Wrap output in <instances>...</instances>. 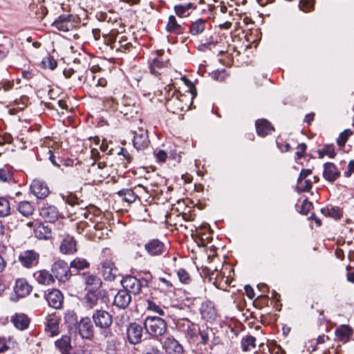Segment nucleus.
Masks as SVG:
<instances>
[{
    "mask_svg": "<svg viewBox=\"0 0 354 354\" xmlns=\"http://www.w3.org/2000/svg\"><path fill=\"white\" fill-rule=\"evenodd\" d=\"M147 332L153 336H161L167 330L165 321L158 317H148L145 321Z\"/></svg>",
    "mask_w": 354,
    "mask_h": 354,
    "instance_id": "1",
    "label": "nucleus"
},
{
    "mask_svg": "<svg viewBox=\"0 0 354 354\" xmlns=\"http://www.w3.org/2000/svg\"><path fill=\"white\" fill-rule=\"evenodd\" d=\"M51 270L55 277L59 281H65L71 276L70 269L67 263L62 260L55 261Z\"/></svg>",
    "mask_w": 354,
    "mask_h": 354,
    "instance_id": "2",
    "label": "nucleus"
},
{
    "mask_svg": "<svg viewBox=\"0 0 354 354\" xmlns=\"http://www.w3.org/2000/svg\"><path fill=\"white\" fill-rule=\"evenodd\" d=\"M122 284L124 290L133 295L138 294L142 288V283L137 278L129 276L122 280Z\"/></svg>",
    "mask_w": 354,
    "mask_h": 354,
    "instance_id": "3",
    "label": "nucleus"
},
{
    "mask_svg": "<svg viewBox=\"0 0 354 354\" xmlns=\"http://www.w3.org/2000/svg\"><path fill=\"white\" fill-rule=\"evenodd\" d=\"M133 142L134 147L138 150L147 148L149 144L147 130L142 128H138V130L135 131Z\"/></svg>",
    "mask_w": 354,
    "mask_h": 354,
    "instance_id": "4",
    "label": "nucleus"
},
{
    "mask_svg": "<svg viewBox=\"0 0 354 354\" xmlns=\"http://www.w3.org/2000/svg\"><path fill=\"white\" fill-rule=\"evenodd\" d=\"M95 326L102 328L109 327L112 322L111 315L104 310H97L93 315Z\"/></svg>",
    "mask_w": 354,
    "mask_h": 354,
    "instance_id": "5",
    "label": "nucleus"
},
{
    "mask_svg": "<svg viewBox=\"0 0 354 354\" xmlns=\"http://www.w3.org/2000/svg\"><path fill=\"white\" fill-rule=\"evenodd\" d=\"M53 26L57 30L68 32L73 30L75 25L72 15H63L54 21Z\"/></svg>",
    "mask_w": 354,
    "mask_h": 354,
    "instance_id": "6",
    "label": "nucleus"
},
{
    "mask_svg": "<svg viewBox=\"0 0 354 354\" xmlns=\"http://www.w3.org/2000/svg\"><path fill=\"white\" fill-rule=\"evenodd\" d=\"M39 258V255L38 253L33 250H27L19 255V259L24 266L30 268L37 265Z\"/></svg>",
    "mask_w": 354,
    "mask_h": 354,
    "instance_id": "7",
    "label": "nucleus"
},
{
    "mask_svg": "<svg viewBox=\"0 0 354 354\" xmlns=\"http://www.w3.org/2000/svg\"><path fill=\"white\" fill-rule=\"evenodd\" d=\"M31 192L38 198H44L49 194V189L46 183L39 179L32 180L30 185Z\"/></svg>",
    "mask_w": 354,
    "mask_h": 354,
    "instance_id": "8",
    "label": "nucleus"
},
{
    "mask_svg": "<svg viewBox=\"0 0 354 354\" xmlns=\"http://www.w3.org/2000/svg\"><path fill=\"white\" fill-rule=\"evenodd\" d=\"M129 342L136 344L141 341L142 337V327L136 323L129 325L127 330Z\"/></svg>",
    "mask_w": 354,
    "mask_h": 354,
    "instance_id": "9",
    "label": "nucleus"
},
{
    "mask_svg": "<svg viewBox=\"0 0 354 354\" xmlns=\"http://www.w3.org/2000/svg\"><path fill=\"white\" fill-rule=\"evenodd\" d=\"M145 249L151 256H159L165 251V246L158 239H153L145 244Z\"/></svg>",
    "mask_w": 354,
    "mask_h": 354,
    "instance_id": "10",
    "label": "nucleus"
},
{
    "mask_svg": "<svg viewBox=\"0 0 354 354\" xmlns=\"http://www.w3.org/2000/svg\"><path fill=\"white\" fill-rule=\"evenodd\" d=\"M163 347L167 354H183V348L179 342L171 337H167L163 342Z\"/></svg>",
    "mask_w": 354,
    "mask_h": 354,
    "instance_id": "11",
    "label": "nucleus"
},
{
    "mask_svg": "<svg viewBox=\"0 0 354 354\" xmlns=\"http://www.w3.org/2000/svg\"><path fill=\"white\" fill-rule=\"evenodd\" d=\"M79 333L85 339H91L93 336V326L88 317L82 318L78 326Z\"/></svg>",
    "mask_w": 354,
    "mask_h": 354,
    "instance_id": "12",
    "label": "nucleus"
},
{
    "mask_svg": "<svg viewBox=\"0 0 354 354\" xmlns=\"http://www.w3.org/2000/svg\"><path fill=\"white\" fill-rule=\"evenodd\" d=\"M46 299L50 306L57 309L62 304L63 295L59 290L53 289L50 290L46 295Z\"/></svg>",
    "mask_w": 354,
    "mask_h": 354,
    "instance_id": "13",
    "label": "nucleus"
},
{
    "mask_svg": "<svg viewBox=\"0 0 354 354\" xmlns=\"http://www.w3.org/2000/svg\"><path fill=\"white\" fill-rule=\"evenodd\" d=\"M14 290L19 297H24L30 293L32 286L26 279L20 278L16 280Z\"/></svg>",
    "mask_w": 354,
    "mask_h": 354,
    "instance_id": "14",
    "label": "nucleus"
},
{
    "mask_svg": "<svg viewBox=\"0 0 354 354\" xmlns=\"http://www.w3.org/2000/svg\"><path fill=\"white\" fill-rule=\"evenodd\" d=\"M60 252L64 254H72L77 252V243L73 237L67 236L61 242Z\"/></svg>",
    "mask_w": 354,
    "mask_h": 354,
    "instance_id": "15",
    "label": "nucleus"
},
{
    "mask_svg": "<svg viewBox=\"0 0 354 354\" xmlns=\"http://www.w3.org/2000/svg\"><path fill=\"white\" fill-rule=\"evenodd\" d=\"M202 317L207 321L214 320L217 316V312L212 302L205 301L201 307Z\"/></svg>",
    "mask_w": 354,
    "mask_h": 354,
    "instance_id": "16",
    "label": "nucleus"
},
{
    "mask_svg": "<svg viewBox=\"0 0 354 354\" xmlns=\"http://www.w3.org/2000/svg\"><path fill=\"white\" fill-rule=\"evenodd\" d=\"M40 215L47 222H55L59 217V212L55 206L44 205L40 210Z\"/></svg>",
    "mask_w": 354,
    "mask_h": 354,
    "instance_id": "17",
    "label": "nucleus"
},
{
    "mask_svg": "<svg viewBox=\"0 0 354 354\" xmlns=\"http://www.w3.org/2000/svg\"><path fill=\"white\" fill-rule=\"evenodd\" d=\"M11 322L17 329L23 330L28 327L30 319L24 313H16L12 317Z\"/></svg>",
    "mask_w": 354,
    "mask_h": 354,
    "instance_id": "18",
    "label": "nucleus"
},
{
    "mask_svg": "<svg viewBox=\"0 0 354 354\" xmlns=\"http://www.w3.org/2000/svg\"><path fill=\"white\" fill-rule=\"evenodd\" d=\"M131 300L129 293L127 290H121L115 296L114 304L120 308H125L129 306Z\"/></svg>",
    "mask_w": 354,
    "mask_h": 354,
    "instance_id": "19",
    "label": "nucleus"
},
{
    "mask_svg": "<svg viewBox=\"0 0 354 354\" xmlns=\"http://www.w3.org/2000/svg\"><path fill=\"white\" fill-rule=\"evenodd\" d=\"M324 177L330 182L334 181L340 176V172L333 163L324 164Z\"/></svg>",
    "mask_w": 354,
    "mask_h": 354,
    "instance_id": "20",
    "label": "nucleus"
},
{
    "mask_svg": "<svg viewBox=\"0 0 354 354\" xmlns=\"http://www.w3.org/2000/svg\"><path fill=\"white\" fill-rule=\"evenodd\" d=\"M102 272L106 280L112 281L118 274V269L112 262L106 261L102 264Z\"/></svg>",
    "mask_w": 354,
    "mask_h": 354,
    "instance_id": "21",
    "label": "nucleus"
},
{
    "mask_svg": "<svg viewBox=\"0 0 354 354\" xmlns=\"http://www.w3.org/2000/svg\"><path fill=\"white\" fill-rule=\"evenodd\" d=\"M36 281L42 285H50L54 281L53 275L46 270H41L34 273Z\"/></svg>",
    "mask_w": 354,
    "mask_h": 354,
    "instance_id": "22",
    "label": "nucleus"
},
{
    "mask_svg": "<svg viewBox=\"0 0 354 354\" xmlns=\"http://www.w3.org/2000/svg\"><path fill=\"white\" fill-rule=\"evenodd\" d=\"M196 8V6L192 3L176 5L174 8L176 15L181 18L189 16L191 11Z\"/></svg>",
    "mask_w": 354,
    "mask_h": 354,
    "instance_id": "23",
    "label": "nucleus"
},
{
    "mask_svg": "<svg viewBox=\"0 0 354 354\" xmlns=\"http://www.w3.org/2000/svg\"><path fill=\"white\" fill-rule=\"evenodd\" d=\"M257 133L259 136L264 137L273 131V127L266 120H259L256 122Z\"/></svg>",
    "mask_w": 354,
    "mask_h": 354,
    "instance_id": "24",
    "label": "nucleus"
},
{
    "mask_svg": "<svg viewBox=\"0 0 354 354\" xmlns=\"http://www.w3.org/2000/svg\"><path fill=\"white\" fill-rule=\"evenodd\" d=\"M83 281L89 292L98 289L101 285L100 279L93 274H84Z\"/></svg>",
    "mask_w": 354,
    "mask_h": 354,
    "instance_id": "25",
    "label": "nucleus"
},
{
    "mask_svg": "<svg viewBox=\"0 0 354 354\" xmlns=\"http://www.w3.org/2000/svg\"><path fill=\"white\" fill-rule=\"evenodd\" d=\"M166 30L169 32L182 34L184 32L183 27L179 24L174 15L169 17Z\"/></svg>",
    "mask_w": 354,
    "mask_h": 354,
    "instance_id": "26",
    "label": "nucleus"
},
{
    "mask_svg": "<svg viewBox=\"0 0 354 354\" xmlns=\"http://www.w3.org/2000/svg\"><path fill=\"white\" fill-rule=\"evenodd\" d=\"M103 168L104 166H102V163L100 162L98 163L97 166L93 165L92 167V169L89 170V171H92L93 174L97 175L93 179V183L102 182L103 179H104L109 176L108 172L104 171Z\"/></svg>",
    "mask_w": 354,
    "mask_h": 354,
    "instance_id": "27",
    "label": "nucleus"
},
{
    "mask_svg": "<svg viewBox=\"0 0 354 354\" xmlns=\"http://www.w3.org/2000/svg\"><path fill=\"white\" fill-rule=\"evenodd\" d=\"M167 64V62L160 60L159 58H154L149 66L151 73L155 75L160 74V71L165 68Z\"/></svg>",
    "mask_w": 354,
    "mask_h": 354,
    "instance_id": "28",
    "label": "nucleus"
},
{
    "mask_svg": "<svg viewBox=\"0 0 354 354\" xmlns=\"http://www.w3.org/2000/svg\"><path fill=\"white\" fill-rule=\"evenodd\" d=\"M352 334L351 328L346 325H342L337 328L335 331V335L337 337L342 341L346 342L350 336Z\"/></svg>",
    "mask_w": 354,
    "mask_h": 354,
    "instance_id": "29",
    "label": "nucleus"
},
{
    "mask_svg": "<svg viewBox=\"0 0 354 354\" xmlns=\"http://www.w3.org/2000/svg\"><path fill=\"white\" fill-rule=\"evenodd\" d=\"M35 236L39 239H46L50 237V229L43 224H39L34 230Z\"/></svg>",
    "mask_w": 354,
    "mask_h": 354,
    "instance_id": "30",
    "label": "nucleus"
},
{
    "mask_svg": "<svg viewBox=\"0 0 354 354\" xmlns=\"http://www.w3.org/2000/svg\"><path fill=\"white\" fill-rule=\"evenodd\" d=\"M17 209L21 215L26 217L32 215L34 212V207L28 201L20 202L18 204Z\"/></svg>",
    "mask_w": 354,
    "mask_h": 354,
    "instance_id": "31",
    "label": "nucleus"
},
{
    "mask_svg": "<svg viewBox=\"0 0 354 354\" xmlns=\"http://www.w3.org/2000/svg\"><path fill=\"white\" fill-rule=\"evenodd\" d=\"M56 346L62 354H65L71 348V338L67 335L62 336L55 342Z\"/></svg>",
    "mask_w": 354,
    "mask_h": 354,
    "instance_id": "32",
    "label": "nucleus"
},
{
    "mask_svg": "<svg viewBox=\"0 0 354 354\" xmlns=\"http://www.w3.org/2000/svg\"><path fill=\"white\" fill-rule=\"evenodd\" d=\"M205 29V21L201 19H197L192 24L189 32L193 35L202 33Z\"/></svg>",
    "mask_w": 354,
    "mask_h": 354,
    "instance_id": "33",
    "label": "nucleus"
},
{
    "mask_svg": "<svg viewBox=\"0 0 354 354\" xmlns=\"http://www.w3.org/2000/svg\"><path fill=\"white\" fill-rule=\"evenodd\" d=\"M47 328L52 336L56 335L59 330V319L55 316H50L47 319Z\"/></svg>",
    "mask_w": 354,
    "mask_h": 354,
    "instance_id": "34",
    "label": "nucleus"
},
{
    "mask_svg": "<svg viewBox=\"0 0 354 354\" xmlns=\"http://www.w3.org/2000/svg\"><path fill=\"white\" fill-rule=\"evenodd\" d=\"M89 266V263L84 258L76 257L73 259L70 264L71 269H74L76 271H80Z\"/></svg>",
    "mask_w": 354,
    "mask_h": 354,
    "instance_id": "35",
    "label": "nucleus"
},
{
    "mask_svg": "<svg viewBox=\"0 0 354 354\" xmlns=\"http://www.w3.org/2000/svg\"><path fill=\"white\" fill-rule=\"evenodd\" d=\"M312 187V181L310 178H298L297 189L299 192H308Z\"/></svg>",
    "mask_w": 354,
    "mask_h": 354,
    "instance_id": "36",
    "label": "nucleus"
},
{
    "mask_svg": "<svg viewBox=\"0 0 354 354\" xmlns=\"http://www.w3.org/2000/svg\"><path fill=\"white\" fill-rule=\"evenodd\" d=\"M256 339L253 336H247L241 341V346L243 351H249L256 346Z\"/></svg>",
    "mask_w": 354,
    "mask_h": 354,
    "instance_id": "37",
    "label": "nucleus"
},
{
    "mask_svg": "<svg viewBox=\"0 0 354 354\" xmlns=\"http://www.w3.org/2000/svg\"><path fill=\"white\" fill-rule=\"evenodd\" d=\"M10 213L9 201L3 197H0V217H5Z\"/></svg>",
    "mask_w": 354,
    "mask_h": 354,
    "instance_id": "38",
    "label": "nucleus"
},
{
    "mask_svg": "<svg viewBox=\"0 0 354 354\" xmlns=\"http://www.w3.org/2000/svg\"><path fill=\"white\" fill-rule=\"evenodd\" d=\"M142 354H163L159 349L158 344L156 341L150 342L145 346Z\"/></svg>",
    "mask_w": 354,
    "mask_h": 354,
    "instance_id": "39",
    "label": "nucleus"
},
{
    "mask_svg": "<svg viewBox=\"0 0 354 354\" xmlns=\"http://www.w3.org/2000/svg\"><path fill=\"white\" fill-rule=\"evenodd\" d=\"M321 212L324 215L333 217L335 219H338L342 216L339 210L334 207L323 208Z\"/></svg>",
    "mask_w": 354,
    "mask_h": 354,
    "instance_id": "40",
    "label": "nucleus"
},
{
    "mask_svg": "<svg viewBox=\"0 0 354 354\" xmlns=\"http://www.w3.org/2000/svg\"><path fill=\"white\" fill-rule=\"evenodd\" d=\"M119 195L123 196L122 200L129 204L133 203L136 200V195L131 189L122 190L119 192Z\"/></svg>",
    "mask_w": 354,
    "mask_h": 354,
    "instance_id": "41",
    "label": "nucleus"
},
{
    "mask_svg": "<svg viewBox=\"0 0 354 354\" xmlns=\"http://www.w3.org/2000/svg\"><path fill=\"white\" fill-rule=\"evenodd\" d=\"M41 64L43 68L50 70H54L57 66L56 60L51 56L44 57Z\"/></svg>",
    "mask_w": 354,
    "mask_h": 354,
    "instance_id": "42",
    "label": "nucleus"
},
{
    "mask_svg": "<svg viewBox=\"0 0 354 354\" xmlns=\"http://www.w3.org/2000/svg\"><path fill=\"white\" fill-rule=\"evenodd\" d=\"M353 135V131L350 129H345L343 132H342L337 140V145L342 147L345 145L347 140Z\"/></svg>",
    "mask_w": 354,
    "mask_h": 354,
    "instance_id": "43",
    "label": "nucleus"
},
{
    "mask_svg": "<svg viewBox=\"0 0 354 354\" xmlns=\"http://www.w3.org/2000/svg\"><path fill=\"white\" fill-rule=\"evenodd\" d=\"M12 170L8 166L0 168V181L7 182L12 179Z\"/></svg>",
    "mask_w": 354,
    "mask_h": 354,
    "instance_id": "44",
    "label": "nucleus"
},
{
    "mask_svg": "<svg viewBox=\"0 0 354 354\" xmlns=\"http://www.w3.org/2000/svg\"><path fill=\"white\" fill-rule=\"evenodd\" d=\"M315 0H300L299 6L305 12H311L314 9Z\"/></svg>",
    "mask_w": 354,
    "mask_h": 354,
    "instance_id": "45",
    "label": "nucleus"
},
{
    "mask_svg": "<svg viewBox=\"0 0 354 354\" xmlns=\"http://www.w3.org/2000/svg\"><path fill=\"white\" fill-rule=\"evenodd\" d=\"M177 276L180 281L185 284H189L192 281V279L189 273L183 268H180L177 270Z\"/></svg>",
    "mask_w": 354,
    "mask_h": 354,
    "instance_id": "46",
    "label": "nucleus"
},
{
    "mask_svg": "<svg viewBox=\"0 0 354 354\" xmlns=\"http://www.w3.org/2000/svg\"><path fill=\"white\" fill-rule=\"evenodd\" d=\"M147 309L158 314L159 315H164L165 314L163 309L159 305L151 300H147Z\"/></svg>",
    "mask_w": 354,
    "mask_h": 354,
    "instance_id": "47",
    "label": "nucleus"
},
{
    "mask_svg": "<svg viewBox=\"0 0 354 354\" xmlns=\"http://www.w3.org/2000/svg\"><path fill=\"white\" fill-rule=\"evenodd\" d=\"M159 281L161 283V288H165L167 291H173L174 290V285L171 281L164 277H160Z\"/></svg>",
    "mask_w": 354,
    "mask_h": 354,
    "instance_id": "48",
    "label": "nucleus"
},
{
    "mask_svg": "<svg viewBox=\"0 0 354 354\" xmlns=\"http://www.w3.org/2000/svg\"><path fill=\"white\" fill-rule=\"evenodd\" d=\"M226 77L227 74L224 70L215 71L212 73V77L217 81H223Z\"/></svg>",
    "mask_w": 354,
    "mask_h": 354,
    "instance_id": "49",
    "label": "nucleus"
},
{
    "mask_svg": "<svg viewBox=\"0 0 354 354\" xmlns=\"http://www.w3.org/2000/svg\"><path fill=\"white\" fill-rule=\"evenodd\" d=\"M12 46V43L10 39H8V44L6 46L0 45V59L4 58L8 53L9 48Z\"/></svg>",
    "mask_w": 354,
    "mask_h": 354,
    "instance_id": "50",
    "label": "nucleus"
},
{
    "mask_svg": "<svg viewBox=\"0 0 354 354\" xmlns=\"http://www.w3.org/2000/svg\"><path fill=\"white\" fill-rule=\"evenodd\" d=\"M167 106L168 107V109L171 108L172 106L174 105H177L178 107H177V110L179 109V110H183V106H182L180 102H179V100L178 99L177 97H172L171 99L169 100L167 102Z\"/></svg>",
    "mask_w": 354,
    "mask_h": 354,
    "instance_id": "51",
    "label": "nucleus"
},
{
    "mask_svg": "<svg viewBox=\"0 0 354 354\" xmlns=\"http://www.w3.org/2000/svg\"><path fill=\"white\" fill-rule=\"evenodd\" d=\"M312 206V203L307 199L304 200L301 204L300 212L304 214H307L308 212L310 210Z\"/></svg>",
    "mask_w": 354,
    "mask_h": 354,
    "instance_id": "52",
    "label": "nucleus"
},
{
    "mask_svg": "<svg viewBox=\"0 0 354 354\" xmlns=\"http://www.w3.org/2000/svg\"><path fill=\"white\" fill-rule=\"evenodd\" d=\"M86 299V301L91 308L94 306L96 304L97 301V297L92 292H90V293L87 294Z\"/></svg>",
    "mask_w": 354,
    "mask_h": 354,
    "instance_id": "53",
    "label": "nucleus"
},
{
    "mask_svg": "<svg viewBox=\"0 0 354 354\" xmlns=\"http://www.w3.org/2000/svg\"><path fill=\"white\" fill-rule=\"evenodd\" d=\"M13 85L12 81L3 80L0 82V89L2 88L4 91H8L13 87Z\"/></svg>",
    "mask_w": 354,
    "mask_h": 354,
    "instance_id": "54",
    "label": "nucleus"
},
{
    "mask_svg": "<svg viewBox=\"0 0 354 354\" xmlns=\"http://www.w3.org/2000/svg\"><path fill=\"white\" fill-rule=\"evenodd\" d=\"M306 149V145L304 143L299 144L297 147V151L296 152V156L298 158H300L304 156V153Z\"/></svg>",
    "mask_w": 354,
    "mask_h": 354,
    "instance_id": "55",
    "label": "nucleus"
},
{
    "mask_svg": "<svg viewBox=\"0 0 354 354\" xmlns=\"http://www.w3.org/2000/svg\"><path fill=\"white\" fill-rule=\"evenodd\" d=\"M354 173V160H351L348 165L347 171L344 173V176L347 178L351 176Z\"/></svg>",
    "mask_w": 354,
    "mask_h": 354,
    "instance_id": "56",
    "label": "nucleus"
},
{
    "mask_svg": "<svg viewBox=\"0 0 354 354\" xmlns=\"http://www.w3.org/2000/svg\"><path fill=\"white\" fill-rule=\"evenodd\" d=\"M312 175V170L310 169H304L301 170L298 178H308Z\"/></svg>",
    "mask_w": 354,
    "mask_h": 354,
    "instance_id": "57",
    "label": "nucleus"
},
{
    "mask_svg": "<svg viewBox=\"0 0 354 354\" xmlns=\"http://www.w3.org/2000/svg\"><path fill=\"white\" fill-rule=\"evenodd\" d=\"M323 153L324 154L329 156L331 158H334L336 154L334 149L329 147H327L325 149H324Z\"/></svg>",
    "mask_w": 354,
    "mask_h": 354,
    "instance_id": "58",
    "label": "nucleus"
},
{
    "mask_svg": "<svg viewBox=\"0 0 354 354\" xmlns=\"http://www.w3.org/2000/svg\"><path fill=\"white\" fill-rule=\"evenodd\" d=\"M9 348V346L4 338H0V353Z\"/></svg>",
    "mask_w": 354,
    "mask_h": 354,
    "instance_id": "59",
    "label": "nucleus"
},
{
    "mask_svg": "<svg viewBox=\"0 0 354 354\" xmlns=\"http://www.w3.org/2000/svg\"><path fill=\"white\" fill-rule=\"evenodd\" d=\"M245 293L247 295V296L250 298V299H252L254 297V290L252 289V288L250 286H245Z\"/></svg>",
    "mask_w": 354,
    "mask_h": 354,
    "instance_id": "60",
    "label": "nucleus"
},
{
    "mask_svg": "<svg viewBox=\"0 0 354 354\" xmlns=\"http://www.w3.org/2000/svg\"><path fill=\"white\" fill-rule=\"evenodd\" d=\"M156 157L158 160L161 162H165L167 156L165 151L160 150L156 153Z\"/></svg>",
    "mask_w": 354,
    "mask_h": 354,
    "instance_id": "61",
    "label": "nucleus"
},
{
    "mask_svg": "<svg viewBox=\"0 0 354 354\" xmlns=\"http://www.w3.org/2000/svg\"><path fill=\"white\" fill-rule=\"evenodd\" d=\"M198 335L201 338V342L202 343L205 344L207 342V340L209 339L207 333H206L205 331L200 330L198 332Z\"/></svg>",
    "mask_w": 354,
    "mask_h": 354,
    "instance_id": "62",
    "label": "nucleus"
},
{
    "mask_svg": "<svg viewBox=\"0 0 354 354\" xmlns=\"http://www.w3.org/2000/svg\"><path fill=\"white\" fill-rule=\"evenodd\" d=\"M3 137V140L5 143H11L12 141V137L10 133H5L1 135Z\"/></svg>",
    "mask_w": 354,
    "mask_h": 354,
    "instance_id": "63",
    "label": "nucleus"
},
{
    "mask_svg": "<svg viewBox=\"0 0 354 354\" xmlns=\"http://www.w3.org/2000/svg\"><path fill=\"white\" fill-rule=\"evenodd\" d=\"M118 153L120 155H122L127 160L128 162L130 161V155L127 149L122 148Z\"/></svg>",
    "mask_w": 354,
    "mask_h": 354,
    "instance_id": "64",
    "label": "nucleus"
}]
</instances>
